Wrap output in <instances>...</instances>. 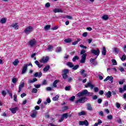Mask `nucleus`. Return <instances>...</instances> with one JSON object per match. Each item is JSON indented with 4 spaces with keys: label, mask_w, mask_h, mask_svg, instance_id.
Instances as JSON below:
<instances>
[{
    "label": "nucleus",
    "mask_w": 126,
    "mask_h": 126,
    "mask_svg": "<svg viewBox=\"0 0 126 126\" xmlns=\"http://www.w3.org/2000/svg\"><path fill=\"white\" fill-rule=\"evenodd\" d=\"M91 93L89 92L87 90H84L82 92L78 93L77 95L78 97H81V96H90Z\"/></svg>",
    "instance_id": "obj_1"
},
{
    "label": "nucleus",
    "mask_w": 126,
    "mask_h": 126,
    "mask_svg": "<svg viewBox=\"0 0 126 126\" xmlns=\"http://www.w3.org/2000/svg\"><path fill=\"white\" fill-rule=\"evenodd\" d=\"M87 101V98L86 97H83L79 98V99H77L75 101V104H79V103L82 104L83 103H85Z\"/></svg>",
    "instance_id": "obj_2"
},
{
    "label": "nucleus",
    "mask_w": 126,
    "mask_h": 126,
    "mask_svg": "<svg viewBox=\"0 0 126 126\" xmlns=\"http://www.w3.org/2000/svg\"><path fill=\"white\" fill-rule=\"evenodd\" d=\"M32 30H33V27L30 26L27 28L26 29H25L24 31V32H25L26 34L28 35V34H30V33L32 32Z\"/></svg>",
    "instance_id": "obj_3"
},
{
    "label": "nucleus",
    "mask_w": 126,
    "mask_h": 126,
    "mask_svg": "<svg viewBox=\"0 0 126 126\" xmlns=\"http://www.w3.org/2000/svg\"><path fill=\"white\" fill-rule=\"evenodd\" d=\"M36 44H37V42L35 39H31L29 42V45L31 48H32L33 46H35Z\"/></svg>",
    "instance_id": "obj_4"
},
{
    "label": "nucleus",
    "mask_w": 126,
    "mask_h": 126,
    "mask_svg": "<svg viewBox=\"0 0 126 126\" xmlns=\"http://www.w3.org/2000/svg\"><path fill=\"white\" fill-rule=\"evenodd\" d=\"M91 53L94 54V55H95L96 57H98L100 54V50L98 48H97L96 50L93 49L91 50Z\"/></svg>",
    "instance_id": "obj_5"
},
{
    "label": "nucleus",
    "mask_w": 126,
    "mask_h": 126,
    "mask_svg": "<svg viewBox=\"0 0 126 126\" xmlns=\"http://www.w3.org/2000/svg\"><path fill=\"white\" fill-rule=\"evenodd\" d=\"M87 56V54H84L83 55H82V58L80 61V63H85V61H86Z\"/></svg>",
    "instance_id": "obj_6"
},
{
    "label": "nucleus",
    "mask_w": 126,
    "mask_h": 126,
    "mask_svg": "<svg viewBox=\"0 0 126 126\" xmlns=\"http://www.w3.org/2000/svg\"><path fill=\"white\" fill-rule=\"evenodd\" d=\"M49 61V57L47 56L46 57H43L42 58L40 61V63H48V61Z\"/></svg>",
    "instance_id": "obj_7"
},
{
    "label": "nucleus",
    "mask_w": 126,
    "mask_h": 126,
    "mask_svg": "<svg viewBox=\"0 0 126 126\" xmlns=\"http://www.w3.org/2000/svg\"><path fill=\"white\" fill-rule=\"evenodd\" d=\"M27 67H28V64H24L22 70V74H25V73H26V71H27Z\"/></svg>",
    "instance_id": "obj_8"
},
{
    "label": "nucleus",
    "mask_w": 126,
    "mask_h": 126,
    "mask_svg": "<svg viewBox=\"0 0 126 126\" xmlns=\"http://www.w3.org/2000/svg\"><path fill=\"white\" fill-rule=\"evenodd\" d=\"M89 125V123L87 120H85L84 121H80L79 126H88Z\"/></svg>",
    "instance_id": "obj_9"
},
{
    "label": "nucleus",
    "mask_w": 126,
    "mask_h": 126,
    "mask_svg": "<svg viewBox=\"0 0 126 126\" xmlns=\"http://www.w3.org/2000/svg\"><path fill=\"white\" fill-rule=\"evenodd\" d=\"M114 80V78L113 76H107L104 80V82H106V81H108V80H109L111 82V83H113V80Z\"/></svg>",
    "instance_id": "obj_10"
},
{
    "label": "nucleus",
    "mask_w": 126,
    "mask_h": 126,
    "mask_svg": "<svg viewBox=\"0 0 126 126\" xmlns=\"http://www.w3.org/2000/svg\"><path fill=\"white\" fill-rule=\"evenodd\" d=\"M85 86L86 88L90 87L91 89H93V88H94V85L92 84L91 82L88 83Z\"/></svg>",
    "instance_id": "obj_11"
},
{
    "label": "nucleus",
    "mask_w": 126,
    "mask_h": 126,
    "mask_svg": "<svg viewBox=\"0 0 126 126\" xmlns=\"http://www.w3.org/2000/svg\"><path fill=\"white\" fill-rule=\"evenodd\" d=\"M42 75V72L40 71L39 72H35L34 74V77H38V78H40V77H41Z\"/></svg>",
    "instance_id": "obj_12"
},
{
    "label": "nucleus",
    "mask_w": 126,
    "mask_h": 126,
    "mask_svg": "<svg viewBox=\"0 0 126 126\" xmlns=\"http://www.w3.org/2000/svg\"><path fill=\"white\" fill-rule=\"evenodd\" d=\"M18 110V107H15V108H10L12 114H15L16 111Z\"/></svg>",
    "instance_id": "obj_13"
},
{
    "label": "nucleus",
    "mask_w": 126,
    "mask_h": 126,
    "mask_svg": "<svg viewBox=\"0 0 126 126\" xmlns=\"http://www.w3.org/2000/svg\"><path fill=\"white\" fill-rule=\"evenodd\" d=\"M11 27H13V28H14L16 30H17L19 28V26H18V23H17L12 24L11 25Z\"/></svg>",
    "instance_id": "obj_14"
},
{
    "label": "nucleus",
    "mask_w": 126,
    "mask_h": 126,
    "mask_svg": "<svg viewBox=\"0 0 126 126\" xmlns=\"http://www.w3.org/2000/svg\"><path fill=\"white\" fill-rule=\"evenodd\" d=\"M85 70L84 69H82L80 71V73L81 75H83L84 77H86L87 76V74L85 73Z\"/></svg>",
    "instance_id": "obj_15"
},
{
    "label": "nucleus",
    "mask_w": 126,
    "mask_h": 126,
    "mask_svg": "<svg viewBox=\"0 0 126 126\" xmlns=\"http://www.w3.org/2000/svg\"><path fill=\"white\" fill-rule=\"evenodd\" d=\"M120 49L116 47H114L113 49V52L115 53V54H119V53H120Z\"/></svg>",
    "instance_id": "obj_16"
},
{
    "label": "nucleus",
    "mask_w": 126,
    "mask_h": 126,
    "mask_svg": "<svg viewBox=\"0 0 126 126\" xmlns=\"http://www.w3.org/2000/svg\"><path fill=\"white\" fill-rule=\"evenodd\" d=\"M53 12H54L55 13H57L58 12H61V13H63V11L61 9L58 8H55L53 10Z\"/></svg>",
    "instance_id": "obj_17"
},
{
    "label": "nucleus",
    "mask_w": 126,
    "mask_h": 126,
    "mask_svg": "<svg viewBox=\"0 0 126 126\" xmlns=\"http://www.w3.org/2000/svg\"><path fill=\"white\" fill-rule=\"evenodd\" d=\"M34 63H35V64L37 65L38 67H39V68H41V67L43 66V64H40L38 61H35L34 62Z\"/></svg>",
    "instance_id": "obj_18"
},
{
    "label": "nucleus",
    "mask_w": 126,
    "mask_h": 126,
    "mask_svg": "<svg viewBox=\"0 0 126 126\" xmlns=\"http://www.w3.org/2000/svg\"><path fill=\"white\" fill-rule=\"evenodd\" d=\"M24 87V83H22L19 86V90H18L19 93H20V92H21V89H22V88H23Z\"/></svg>",
    "instance_id": "obj_19"
},
{
    "label": "nucleus",
    "mask_w": 126,
    "mask_h": 126,
    "mask_svg": "<svg viewBox=\"0 0 126 126\" xmlns=\"http://www.w3.org/2000/svg\"><path fill=\"white\" fill-rule=\"evenodd\" d=\"M36 116H37V111L36 110H34L31 114V117L32 118H35Z\"/></svg>",
    "instance_id": "obj_20"
},
{
    "label": "nucleus",
    "mask_w": 126,
    "mask_h": 126,
    "mask_svg": "<svg viewBox=\"0 0 126 126\" xmlns=\"http://www.w3.org/2000/svg\"><path fill=\"white\" fill-rule=\"evenodd\" d=\"M107 53V50H106V47H103L102 51L101 52V54L103 56H106V54Z\"/></svg>",
    "instance_id": "obj_21"
},
{
    "label": "nucleus",
    "mask_w": 126,
    "mask_h": 126,
    "mask_svg": "<svg viewBox=\"0 0 126 126\" xmlns=\"http://www.w3.org/2000/svg\"><path fill=\"white\" fill-rule=\"evenodd\" d=\"M105 96H106L107 98H111V96H112V92H111V91H108L105 94Z\"/></svg>",
    "instance_id": "obj_22"
},
{
    "label": "nucleus",
    "mask_w": 126,
    "mask_h": 126,
    "mask_svg": "<svg viewBox=\"0 0 126 126\" xmlns=\"http://www.w3.org/2000/svg\"><path fill=\"white\" fill-rule=\"evenodd\" d=\"M87 110L88 111H93V109L92 108V107L91 106V104L88 103L87 104Z\"/></svg>",
    "instance_id": "obj_23"
},
{
    "label": "nucleus",
    "mask_w": 126,
    "mask_h": 126,
    "mask_svg": "<svg viewBox=\"0 0 126 126\" xmlns=\"http://www.w3.org/2000/svg\"><path fill=\"white\" fill-rule=\"evenodd\" d=\"M78 116H85L86 115V112L84 111H82L81 112L78 113Z\"/></svg>",
    "instance_id": "obj_24"
},
{
    "label": "nucleus",
    "mask_w": 126,
    "mask_h": 126,
    "mask_svg": "<svg viewBox=\"0 0 126 126\" xmlns=\"http://www.w3.org/2000/svg\"><path fill=\"white\" fill-rule=\"evenodd\" d=\"M101 18L103 20H108L109 19V16L107 15H104L102 16Z\"/></svg>",
    "instance_id": "obj_25"
},
{
    "label": "nucleus",
    "mask_w": 126,
    "mask_h": 126,
    "mask_svg": "<svg viewBox=\"0 0 126 126\" xmlns=\"http://www.w3.org/2000/svg\"><path fill=\"white\" fill-rule=\"evenodd\" d=\"M53 49H54V47L52 45H48L47 48L48 52H52L53 51Z\"/></svg>",
    "instance_id": "obj_26"
},
{
    "label": "nucleus",
    "mask_w": 126,
    "mask_h": 126,
    "mask_svg": "<svg viewBox=\"0 0 126 126\" xmlns=\"http://www.w3.org/2000/svg\"><path fill=\"white\" fill-rule=\"evenodd\" d=\"M66 65H67L68 66H69L71 68H72V67H73V66H74V65H73V64L71 62L67 63Z\"/></svg>",
    "instance_id": "obj_27"
},
{
    "label": "nucleus",
    "mask_w": 126,
    "mask_h": 126,
    "mask_svg": "<svg viewBox=\"0 0 126 126\" xmlns=\"http://www.w3.org/2000/svg\"><path fill=\"white\" fill-rule=\"evenodd\" d=\"M37 78H34L32 80H30L29 81V83H34V82H36L37 81Z\"/></svg>",
    "instance_id": "obj_28"
},
{
    "label": "nucleus",
    "mask_w": 126,
    "mask_h": 126,
    "mask_svg": "<svg viewBox=\"0 0 126 126\" xmlns=\"http://www.w3.org/2000/svg\"><path fill=\"white\" fill-rule=\"evenodd\" d=\"M59 82V80H56L53 82V87L56 88L57 87V84H58V83Z\"/></svg>",
    "instance_id": "obj_29"
},
{
    "label": "nucleus",
    "mask_w": 126,
    "mask_h": 126,
    "mask_svg": "<svg viewBox=\"0 0 126 126\" xmlns=\"http://www.w3.org/2000/svg\"><path fill=\"white\" fill-rule=\"evenodd\" d=\"M19 63V61L18 60L16 59L15 60L14 62H13V64L15 66H16Z\"/></svg>",
    "instance_id": "obj_30"
},
{
    "label": "nucleus",
    "mask_w": 126,
    "mask_h": 126,
    "mask_svg": "<svg viewBox=\"0 0 126 126\" xmlns=\"http://www.w3.org/2000/svg\"><path fill=\"white\" fill-rule=\"evenodd\" d=\"M62 72L63 73V74H67V73H68V72H69V70H68L67 69H64V70H63L62 71Z\"/></svg>",
    "instance_id": "obj_31"
},
{
    "label": "nucleus",
    "mask_w": 126,
    "mask_h": 126,
    "mask_svg": "<svg viewBox=\"0 0 126 126\" xmlns=\"http://www.w3.org/2000/svg\"><path fill=\"white\" fill-rule=\"evenodd\" d=\"M56 52L57 53H61V52H62V47H57Z\"/></svg>",
    "instance_id": "obj_32"
},
{
    "label": "nucleus",
    "mask_w": 126,
    "mask_h": 126,
    "mask_svg": "<svg viewBox=\"0 0 126 126\" xmlns=\"http://www.w3.org/2000/svg\"><path fill=\"white\" fill-rule=\"evenodd\" d=\"M76 60H79V57H78V56H74L73 59H72V61L73 62H76Z\"/></svg>",
    "instance_id": "obj_33"
},
{
    "label": "nucleus",
    "mask_w": 126,
    "mask_h": 126,
    "mask_svg": "<svg viewBox=\"0 0 126 126\" xmlns=\"http://www.w3.org/2000/svg\"><path fill=\"white\" fill-rule=\"evenodd\" d=\"M50 69V65H47L43 68V71H48Z\"/></svg>",
    "instance_id": "obj_34"
},
{
    "label": "nucleus",
    "mask_w": 126,
    "mask_h": 126,
    "mask_svg": "<svg viewBox=\"0 0 126 126\" xmlns=\"http://www.w3.org/2000/svg\"><path fill=\"white\" fill-rule=\"evenodd\" d=\"M71 41H72L71 40V38H67V39H65L64 41L65 42V43H70L71 42Z\"/></svg>",
    "instance_id": "obj_35"
},
{
    "label": "nucleus",
    "mask_w": 126,
    "mask_h": 126,
    "mask_svg": "<svg viewBox=\"0 0 126 126\" xmlns=\"http://www.w3.org/2000/svg\"><path fill=\"white\" fill-rule=\"evenodd\" d=\"M0 22V23L4 24V23H5V22H6V19H5V18H2V19H1Z\"/></svg>",
    "instance_id": "obj_36"
},
{
    "label": "nucleus",
    "mask_w": 126,
    "mask_h": 126,
    "mask_svg": "<svg viewBox=\"0 0 126 126\" xmlns=\"http://www.w3.org/2000/svg\"><path fill=\"white\" fill-rule=\"evenodd\" d=\"M111 62H112L113 65H117V64H118V63H117V61H116V60H115V59H112L111 60Z\"/></svg>",
    "instance_id": "obj_37"
},
{
    "label": "nucleus",
    "mask_w": 126,
    "mask_h": 126,
    "mask_svg": "<svg viewBox=\"0 0 126 126\" xmlns=\"http://www.w3.org/2000/svg\"><path fill=\"white\" fill-rule=\"evenodd\" d=\"M59 98H60V96L58 95H56L53 98V101H58Z\"/></svg>",
    "instance_id": "obj_38"
},
{
    "label": "nucleus",
    "mask_w": 126,
    "mask_h": 126,
    "mask_svg": "<svg viewBox=\"0 0 126 126\" xmlns=\"http://www.w3.org/2000/svg\"><path fill=\"white\" fill-rule=\"evenodd\" d=\"M45 30H49V29H51V25H47L44 27Z\"/></svg>",
    "instance_id": "obj_39"
},
{
    "label": "nucleus",
    "mask_w": 126,
    "mask_h": 126,
    "mask_svg": "<svg viewBox=\"0 0 126 126\" xmlns=\"http://www.w3.org/2000/svg\"><path fill=\"white\" fill-rule=\"evenodd\" d=\"M79 67V65L77 64L74 66L73 67H72V69H73V70H76V69H77Z\"/></svg>",
    "instance_id": "obj_40"
},
{
    "label": "nucleus",
    "mask_w": 126,
    "mask_h": 126,
    "mask_svg": "<svg viewBox=\"0 0 126 126\" xmlns=\"http://www.w3.org/2000/svg\"><path fill=\"white\" fill-rule=\"evenodd\" d=\"M6 91H7V93L9 94V96H10L11 98L12 99V93H10V92H9V90H6Z\"/></svg>",
    "instance_id": "obj_41"
},
{
    "label": "nucleus",
    "mask_w": 126,
    "mask_h": 126,
    "mask_svg": "<svg viewBox=\"0 0 126 126\" xmlns=\"http://www.w3.org/2000/svg\"><path fill=\"white\" fill-rule=\"evenodd\" d=\"M126 54H125L122 56L121 58V61L124 62V61H126Z\"/></svg>",
    "instance_id": "obj_42"
},
{
    "label": "nucleus",
    "mask_w": 126,
    "mask_h": 126,
    "mask_svg": "<svg viewBox=\"0 0 126 126\" xmlns=\"http://www.w3.org/2000/svg\"><path fill=\"white\" fill-rule=\"evenodd\" d=\"M62 76L63 78V79H66L68 77V76H67V74H63Z\"/></svg>",
    "instance_id": "obj_43"
},
{
    "label": "nucleus",
    "mask_w": 126,
    "mask_h": 126,
    "mask_svg": "<svg viewBox=\"0 0 126 126\" xmlns=\"http://www.w3.org/2000/svg\"><path fill=\"white\" fill-rule=\"evenodd\" d=\"M32 93H37L38 92V90L36 88L32 89Z\"/></svg>",
    "instance_id": "obj_44"
},
{
    "label": "nucleus",
    "mask_w": 126,
    "mask_h": 126,
    "mask_svg": "<svg viewBox=\"0 0 126 126\" xmlns=\"http://www.w3.org/2000/svg\"><path fill=\"white\" fill-rule=\"evenodd\" d=\"M12 82L13 83H14V84L16 83V82H17V79L16 78H13L12 79Z\"/></svg>",
    "instance_id": "obj_45"
},
{
    "label": "nucleus",
    "mask_w": 126,
    "mask_h": 126,
    "mask_svg": "<svg viewBox=\"0 0 126 126\" xmlns=\"http://www.w3.org/2000/svg\"><path fill=\"white\" fill-rule=\"evenodd\" d=\"M71 87L70 86H66L65 87V90L66 91H69L70 90Z\"/></svg>",
    "instance_id": "obj_46"
},
{
    "label": "nucleus",
    "mask_w": 126,
    "mask_h": 126,
    "mask_svg": "<svg viewBox=\"0 0 126 126\" xmlns=\"http://www.w3.org/2000/svg\"><path fill=\"white\" fill-rule=\"evenodd\" d=\"M67 113H64L62 115V117L64 119H67Z\"/></svg>",
    "instance_id": "obj_47"
},
{
    "label": "nucleus",
    "mask_w": 126,
    "mask_h": 126,
    "mask_svg": "<svg viewBox=\"0 0 126 126\" xmlns=\"http://www.w3.org/2000/svg\"><path fill=\"white\" fill-rule=\"evenodd\" d=\"M85 53H86V51L84 49H83L81 50L80 55H82L83 56V55H84V54H86Z\"/></svg>",
    "instance_id": "obj_48"
},
{
    "label": "nucleus",
    "mask_w": 126,
    "mask_h": 126,
    "mask_svg": "<svg viewBox=\"0 0 126 126\" xmlns=\"http://www.w3.org/2000/svg\"><path fill=\"white\" fill-rule=\"evenodd\" d=\"M45 7L48 8L50 7V6H51V3H50V2H47L45 4Z\"/></svg>",
    "instance_id": "obj_49"
},
{
    "label": "nucleus",
    "mask_w": 126,
    "mask_h": 126,
    "mask_svg": "<svg viewBox=\"0 0 126 126\" xmlns=\"http://www.w3.org/2000/svg\"><path fill=\"white\" fill-rule=\"evenodd\" d=\"M107 118L108 120H113V116L111 115L107 116Z\"/></svg>",
    "instance_id": "obj_50"
},
{
    "label": "nucleus",
    "mask_w": 126,
    "mask_h": 126,
    "mask_svg": "<svg viewBox=\"0 0 126 126\" xmlns=\"http://www.w3.org/2000/svg\"><path fill=\"white\" fill-rule=\"evenodd\" d=\"M14 101H15V102H17V95L16 94L14 95Z\"/></svg>",
    "instance_id": "obj_51"
},
{
    "label": "nucleus",
    "mask_w": 126,
    "mask_h": 126,
    "mask_svg": "<svg viewBox=\"0 0 126 126\" xmlns=\"http://www.w3.org/2000/svg\"><path fill=\"white\" fill-rule=\"evenodd\" d=\"M1 94L4 97H5V95H6V92L5 91H2Z\"/></svg>",
    "instance_id": "obj_52"
},
{
    "label": "nucleus",
    "mask_w": 126,
    "mask_h": 126,
    "mask_svg": "<svg viewBox=\"0 0 126 126\" xmlns=\"http://www.w3.org/2000/svg\"><path fill=\"white\" fill-rule=\"evenodd\" d=\"M74 99H75V96H72V97H71L69 99L70 101H72V102H73V101H74Z\"/></svg>",
    "instance_id": "obj_53"
},
{
    "label": "nucleus",
    "mask_w": 126,
    "mask_h": 126,
    "mask_svg": "<svg viewBox=\"0 0 126 126\" xmlns=\"http://www.w3.org/2000/svg\"><path fill=\"white\" fill-rule=\"evenodd\" d=\"M94 92L97 93L98 92V91H99V89L98 88V87H94Z\"/></svg>",
    "instance_id": "obj_54"
},
{
    "label": "nucleus",
    "mask_w": 126,
    "mask_h": 126,
    "mask_svg": "<svg viewBox=\"0 0 126 126\" xmlns=\"http://www.w3.org/2000/svg\"><path fill=\"white\" fill-rule=\"evenodd\" d=\"M87 35H88V32H85L83 33L82 36L83 37H87Z\"/></svg>",
    "instance_id": "obj_55"
},
{
    "label": "nucleus",
    "mask_w": 126,
    "mask_h": 126,
    "mask_svg": "<svg viewBox=\"0 0 126 126\" xmlns=\"http://www.w3.org/2000/svg\"><path fill=\"white\" fill-rule=\"evenodd\" d=\"M116 107L118 108V109H119L121 107V104L117 102L116 104Z\"/></svg>",
    "instance_id": "obj_56"
},
{
    "label": "nucleus",
    "mask_w": 126,
    "mask_h": 126,
    "mask_svg": "<svg viewBox=\"0 0 126 126\" xmlns=\"http://www.w3.org/2000/svg\"><path fill=\"white\" fill-rule=\"evenodd\" d=\"M42 85H47V80H44L42 82Z\"/></svg>",
    "instance_id": "obj_57"
},
{
    "label": "nucleus",
    "mask_w": 126,
    "mask_h": 126,
    "mask_svg": "<svg viewBox=\"0 0 126 126\" xmlns=\"http://www.w3.org/2000/svg\"><path fill=\"white\" fill-rule=\"evenodd\" d=\"M119 70L121 72H123L124 71H125V69L124 68V67H120L119 68Z\"/></svg>",
    "instance_id": "obj_58"
},
{
    "label": "nucleus",
    "mask_w": 126,
    "mask_h": 126,
    "mask_svg": "<svg viewBox=\"0 0 126 126\" xmlns=\"http://www.w3.org/2000/svg\"><path fill=\"white\" fill-rule=\"evenodd\" d=\"M124 91H125L124 89H123L122 88H119V92H120V93H123L124 92Z\"/></svg>",
    "instance_id": "obj_59"
},
{
    "label": "nucleus",
    "mask_w": 126,
    "mask_h": 126,
    "mask_svg": "<svg viewBox=\"0 0 126 126\" xmlns=\"http://www.w3.org/2000/svg\"><path fill=\"white\" fill-rule=\"evenodd\" d=\"M80 48H83V49H87V47L85 46L82 44L80 45Z\"/></svg>",
    "instance_id": "obj_60"
},
{
    "label": "nucleus",
    "mask_w": 126,
    "mask_h": 126,
    "mask_svg": "<svg viewBox=\"0 0 126 126\" xmlns=\"http://www.w3.org/2000/svg\"><path fill=\"white\" fill-rule=\"evenodd\" d=\"M34 87H35V88H40L41 87V85L40 84L35 85Z\"/></svg>",
    "instance_id": "obj_61"
},
{
    "label": "nucleus",
    "mask_w": 126,
    "mask_h": 126,
    "mask_svg": "<svg viewBox=\"0 0 126 126\" xmlns=\"http://www.w3.org/2000/svg\"><path fill=\"white\" fill-rule=\"evenodd\" d=\"M97 103H98V104H101V103H102V99L98 98L97 99Z\"/></svg>",
    "instance_id": "obj_62"
},
{
    "label": "nucleus",
    "mask_w": 126,
    "mask_h": 126,
    "mask_svg": "<svg viewBox=\"0 0 126 126\" xmlns=\"http://www.w3.org/2000/svg\"><path fill=\"white\" fill-rule=\"evenodd\" d=\"M98 93L100 95H103V94H104V91H103V90H100Z\"/></svg>",
    "instance_id": "obj_63"
},
{
    "label": "nucleus",
    "mask_w": 126,
    "mask_h": 126,
    "mask_svg": "<svg viewBox=\"0 0 126 126\" xmlns=\"http://www.w3.org/2000/svg\"><path fill=\"white\" fill-rule=\"evenodd\" d=\"M25 96H26V94L25 93H23L21 94V98H23V97H25Z\"/></svg>",
    "instance_id": "obj_64"
}]
</instances>
